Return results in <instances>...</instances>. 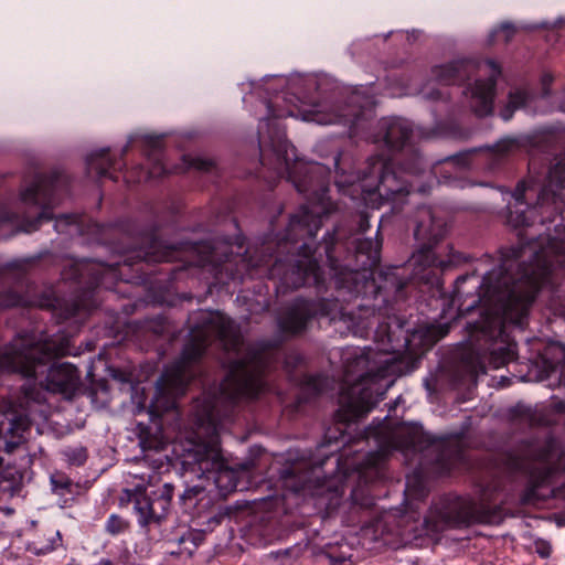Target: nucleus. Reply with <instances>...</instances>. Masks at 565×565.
<instances>
[{
  "instance_id": "nucleus-1",
  "label": "nucleus",
  "mask_w": 565,
  "mask_h": 565,
  "mask_svg": "<svg viewBox=\"0 0 565 565\" xmlns=\"http://www.w3.org/2000/svg\"><path fill=\"white\" fill-rule=\"evenodd\" d=\"M375 107L374 96L364 92L353 90L341 109H331L327 103H315L309 107L301 106L298 111L291 108L276 109L271 102L266 103L267 115L258 125L259 160L277 177L287 174L298 192L306 194L309 204L302 205L290 217L285 235L277 243V250L271 252L270 243H264L260 254L254 255L247 248L239 257L246 271L268 266L270 276H280L277 290L285 292L302 286L320 287L324 284L323 271L315 257L316 249L306 241L313 238L322 224V217L331 212L327 203L329 182L328 171L320 163L303 166L290 161L295 158V148L288 142L285 129L276 121L285 117L300 116L305 121L319 125L341 124L349 127L350 137H365L374 143L383 142L390 150H403L407 154L402 160H413L414 153L419 154L412 143V124L398 117L382 118L376 132L366 135Z\"/></svg>"
},
{
  "instance_id": "nucleus-2",
  "label": "nucleus",
  "mask_w": 565,
  "mask_h": 565,
  "mask_svg": "<svg viewBox=\"0 0 565 565\" xmlns=\"http://www.w3.org/2000/svg\"><path fill=\"white\" fill-rule=\"evenodd\" d=\"M565 191V157L548 171L535 204L527 202L533 189L520 181L512 192L513 202L508 204V224L520 230V246L502 256L497 268L486 273L482 281L475 273L456 279L450 306L457 307L458 318L478 315L467 321L469 341L478 352L489 355L494 369L514 359V344L509 327L523 328L530 308L543 282L555 266H565V235L562 237L530 236L525 230L536 224L553 222L561 210Z\"/></svg>"
},
{
  "instance_id": "nucleus-3",
  "label": "nucleus",
  "mask_w": 565,
  "mask_h": 565,
  "mask_svg": "<svg viewBox=\"0 0 565 565\" xmlns=\"http://www.w3.org/2000/svg\"><path fill=\"white\" fill-rule=\"evenodd\" d=\"M189 339L180 358L168 366L157 382L159 394L173 397L183 395L188 384L196 376L195 364L207 347L215 342L226 353L237 356L228 362V372L215 394L196 401V422L207 434L206 440L193 443L189 450L192 463L202 473H213L216 487L228 493L237 490V472L225 466L220 448L218 427L236 403L255 398L267 390L266 373L276 360V352L260 344L245 347L235 323L224 315L199 310L190 315Z\"/></svg>"
},
{
  "instance_id": "nucleus-4",
  "label": "nucleus",
  "mask_w": 565,
  "mask_h": 565,
  "mask_svg": "<svg viewBox=\"0 0 565 565\" xmlns=\"http://www.w3.org/2000/svg\"><path fill=\"white\" fill-rule=\"evenodd\" d=\"M67 337L36 340L32 334H18L0 350V373H18L39 380L42 388L71 398L79 383L78 370L70 363H53L70 352Z\"/></svg>"
},
{
  "instance_id": "nucleus-5",
  "label": "nucleus",
  "mask_w": 565,
  "mask_h": 565,
  "mask_svg": "<svg viewBox=\"0 0 565 565\" xmlns=\"http://www.w3.org/2000/svg\"><path fill=\"white\" fill-rule=\"evenodd\" d=\"M68 185L70 177L63 171L55 170L47 175L38 173L15 202L0 204V239L20 232L32 233L43 222L51 221Z\"/></svg>"
},
{
  "instance_id": "nucleus-6",
  "label": "nucleus",
  "mask_w": 565,
  "mask_h": 565,
  "mask_svg": "<svg viewBox=\"0 0 565 565\" xmlns=\"http://www.w3.org/2000/svg\"><path fill=\"white\" fill-rule=\"evenodd\" d=\"M350 237L342 226H337L332 234L323 237L317 249L324 250L329 275L335 288L358 296L362 285L369 284V271L380 263V239ZM374 286V279L370 281Z\"/></svg>"
},
{
  "instance_id": "nucleus-7",
  "label": "nucleus",
  "mask_w": 565,
  "mask_h": 565,
  "mask_svg": "<svg viewBox=\"0 0 565 565\" xmlns=\"http://www.w3.org/2000/svg\"><path fill=\"white\" fill-rule=\"evenodd\" d=\"M426 162L420 154L414 153L413 160H398L396 163L382 156H373L367 161L359 182H351L348 189L337 182L340 191L350 194L361 191L362 199L379 207L384 202L396 201L411 193L413 183L409 178L420 175Z\"/></svg>"
},
{
  "instance_id": "nucleus-8",
  "label": "nucleus",
  "mask_w": 565,
  "mask_h": 565,
  "mask_svg": "<svg viewBox=\"0 0 565 565\" xmlns=\"http://www.w3.org/2000/svg\"><path fill=\"white\" fill-rule=\"evenodd\" d=\"M374 350L365 347L348 359L344 372V384L339 397L338 416L342 422H355L366 416L383 398L373 386L383 377V371L372 361Z\"/></svg>"
},
{
  "instance_id": "nucleus-9",
  "label": "nucleus",
  "mask_w": 565,
  "mask_h": 565,
  "mask_svg": "<svg viewBox=\"0 0 565 565\" xmlns=\"http://www.w3.org/2000/svg\"><path fill=\"white\" fill-rule=\"evenodd\" d=\"M447 233L446 221L430 206H419L415 214L414 238L418 244V250L412 255V279L430 289L440 291L443 281L440 277L444 260H439L433 253L436 246Z\"/></svg>"
},
{
  "instance_id": "nucleus-10",
  "label": "nucleus",
  "mask_w": 565,
  "mask_h": 565,
  "mask_svg": "<svg viewBox=\"0 0 565 565\" xmlns=\"http://www.w3.org/2000/svg\"><path fill=\"white\" fill-rule=\"evenodd\" d=\"M478 70L488 73L486 79H476L475 84L463 92L470 109L479 117H484L493 110V99L497 78L501 74L499 65L487 60L475 63L470 60L455 61L446 65L436 66L433 70L435 81L440 85H456L469 79Z\"/></svg>"
},
{
  "instance_id": "nucleus-11",
  "label": "nucleus",
  "mask_w": 565,
  "mask_h": 565,
  "mask_svg": "<svg viewBox=\"0 0 565 565\" xmlns=\"http://www.w3.org/2000/svg\"><path fill=\"white\" fill-rule=\"evenodd\" d=\"M313 318H328L330 322L342 321L348 329L356 333L358 330L369 327L361 316L356 317L348 311L338 299H296L286 315L279 320L284 332L298 334L306 330L308 322Z\"/></svg>"
},
{
  "instance_id": "nucleus-12",
  "label": "nucleus",
  "mask_w": 565,
  "mask_h": 565,
  "mask_svg": "<svg viewBox=\"0 0 565 565\" xmlns=\"http://www.w3.org/2000/svg\"><path fill=\"white\" fill-rule=\"evenodd\" d=\"M153 463L147 471L132 475L140 480L136 484L138 494L134 498V509L138 515V524L147 530L151 525H160L167 518L174 491V487L168 482L161 489L147 491L148 487H154L161 481L159 469L162 461L158 463V460H153Z\"/></svg>"
},
{
  "instance_id": "nucleus-13",
  "label": "nucleus",
  "mask_w": 565,
  "mask_h": 565,
  "mask_svg": "<svg viewBox=\"0 0 565 565\" xmlns=\"http://www.w3.org/2000/svg\"><path fill=\"white\" fill-rule=\"evenodd\" d=\"M119 263L104 265L97 262L75 263L64 269V280H74L81 286V295L76 297L67 317H74L81 311H90L98 306L94 297L97 288L109 289L119 277Z\"/></svg>"
},
{
  "instance_id": "nucleus-14",
  "label": "nucleus",
  "mask_w": 565,
  "mask_h": 565,
  "mask_svg": "<svg viewBox=\"0 0 565 565\" xmlns=\"http://www.w3.org/2000/svg\"><path fill=\"white\" fill-rule=\"evenodd\" d=\"M456 444H458V440H456ZM399 447L406 450L436 454L435 463L443 472L450 471L454 462L459 459L461 454L458 445H452L449 440L429 435L420 425H409L398 431L393 448Z\"/></svg>"
},
{
  "instance_id": "nucleus-15",
  "label": "nucleus",
  "mask_w": 565,
  "mask_h": 565,
  "mask_svg": "<svg viewBox=\"0 0 565 565\" xmlns=\"http://www.w3.org/2000/svg\"><path fill=\"white\" fill-rule=\"evenodd\" d=\"M551 445L545 444L540 447H531L524 457L515 461L514 468L516 470H529L531 468L529 484L521 495L523 503H534L548 497V493H543L542 489L550 484L555 472V467L551 465Z\"/></svg>"
},
{
  "instance_id": "nucleus-16",
  "label": "nucleus",
  "mask_w": 565,
  "mask_h": 565,
  "mask_svg": "<svg viewBox=\"0 0 565 565\" xmlns=\"http://www.w3.org/2000/svg\"><path fill=\"white\" fill-rule=\"evenodd\" d=\"M520 147L516 138L504 137L493 146L473 148L455 156L447 157L431 166L433 174L443 183H456L459 175L471 164L470 156L477 151H486L489 158L499 160L503 156L513 152Z\"/></svg>"
},
{
  "instance_id": "nucleus-17",
  "label": "nucleus",
  "mask_w": 565,
  "mask_h": 565,
  "mask_svg": "<svg viewBox=\"0 0 565 565\" xmlns=\"http://www.w3.org/2000/svg\"><path fill=\"white\" fill-rule=\"evenodd\" d=\"M30 265V260L18 259L0 268L2 279L14 282L13 288L0 291V309L43 306L41 301L31 295L32 286L25 281V275Z\"/></svg>"
},
{
  "instance_id": "nucleus-18",
  "label": "nucleus",
  "mask_w": 565,
  "mask_h": 565,
  "mask_svg": "<svg viewBox=\"0 0 565 565\" xmlns=\"http://www.w3.org/2000/svg\"><path fill=\"white\" fill-rule=\"evenodd\" d=\"M42 398L39 394L34 395L33 388L28 387L24 391L23 402L20 404V409L17 408L11 402L0 401V434L11 435L12 437L21 438L23 434L30 428L35 411L33 404H41Z\"/></svg>"
},
{
  "instance_id": "nucleus-19",
  "label": "nucleus",
  "mask_w": 565,
  "mask_h": 565,
  "mask_svg": "<svg viewBox=\"0 0 565 565\" xmlns=\"http://www.w3.org/2000/svg\"><path fill=\"white\" fill-rule=\"evenodd\" d=\"M497 512L469 497H458L448 511L440 512L439 518L445 522L456 525H469L472 523H491Z\"/></svg>"
},
{
  "instance_id": "nucleus-20",
  "label": "nucleus",
  "mask_w": 565,
  "mask_h": 565,
  "mask_svg": "<svg viewBox=\"0 0 565 565\" xmlns=\"http://www.w3.org/2000/svg\"><path fill=\"white\" fill-rule=\"evenodd\" d=\"M230 248L227 241L222 243L198 242L190 244V249L196 255L194 264L200 267L212 266L215 273L223 269L232 271L233 255L228 252ZM236 275L242 276V273L239 270L231 273L232 278H235Z\"/></svg>"
},
{
  "instance_id": "nucleus-21",
  "label": "nucleus",
  "mask_w": 565,
  "mask_h": 565,
  "mask_svg": "<svg viewBox=\"0 0 565 565\" xmlns=\"http://www.w3.org/2000/svg\"><path fill=\"white\" fill-rule=\"evenodd\" d=\"M323 462L313 467L309 462L299 461L284 467L279 471L280 480L284 487L296 492L311 491L320 481L318 470L322 468Z\"/></svg>"
},
{
  "instance_id": "nucleus-22",
  "label": "nucleus",
  "mask_w": 565,
  "mask_h": 565,
  "mask_svg": "<svg viewBox=\"0 0 565 565\" xmlns=\"http://www.w3.org/2000/svg\"><path fill=\"white\" fill-rule=\"evenodd\" d=\"M172 256L171 248L163 245V243L154 235V233H146L140 237L135 246L128 250L124 263L132 265L139 260L147 263H161L169 262Z\"/></svg>"
},
{
  "instance_id": "nucleus-23",
  "label": "nucleus",
  "mask_w": 565,
  "mask_h": 565,
  "mask_svg": "<svg viewBox=\"0 0 565 565\" xmlns=\"http://www.w3.org/2000/svg\"><path fill=\"white\" fill-rule=\"evenodd\" d=\"M117 162L113 159L108 149H100L92 152L86 159V168L88 175H94L97 179L110 178L117 181L111 170H116Z\"/></svg>"
},
{
  "instance_id": "nucleus-24",
  "label": "nucleus",
  "mask_w": 565,
  "mask_h": 565,
  "mask_svg": "<svg viewBox=\"0 0 565 565\" xmlns=\"http://www.w3.org/2000/svg\"><path fill=\"white\" fill-rule=\"evenodd\" d=\"M148 143L150 145L148 160L150 161L151 167L147 171H145L142 167H139L138 170L140 174L138 175L137 181L147 180L151 178H159L167 172V168L162 161L163 154L160 146V140L150 139Z\"/></svg>"
},
{
  "instance_id": "nucleus-25",
  "label": "nucleus",
  "mask_w": 565,
  "mask_h": 565,
  "mask_svg": "<svg viewBox=\"0 0 565 565\" xmlns=\"http://www.w3.org/2000/svg\"><path fill=\"white\" fill-rule=\"evenodd\" d=\"M381 276H383V284L377 286V294H385L390 295L391 292L394 294V299H402L403 290L407 285L406 279L399 275L398 268H394L391 270H387L383 273Z\"/></svg>"
},
{
  "instance_id": "nucleus-26",
  "label": "nucleus",
  "mask_w": 565,
  "mask_h": 565,
  "mask_svg": "<svg viewBox=\"0 0 565 565\" xmlns=\"http://www.w3.org/2000/svg\"><path fill=\"white\" fill-rule=\"evenodd\" d=\"M530 98V93L523 88L511 90L509 93L507 105L500 110V117L504 121H509L512 118L514 111L523 108Z\"/></svg>"
},
{
  "instance_id": "nucleus-27",
  "label": "nucleus",
  "mask_w": 565,
  "mask_h": 565,
  "mask_svg": "<svg viewBox=\"0 0 565 565\" xmlns=\"http://www.w3.org/2000/svg\"><path fill=\"white\" fill-rule=\"evenodd\" d=\"M510 419L521 426H536L541 423V417L537 413L527 405L516 404L509 409Z\"/></svg>"
},
{
  "instance_id": "nucleus-28",
  "label": "nucleus",
  "mask_w": 565,
  "mask_h": 565,
  "mask_svg": "<svg viewBox=\"0 0 565 565\" xmlns=\"http://www.w3.org/2000/svg\"><path fill=\"white\" fill-rule=\"evenodd\" d=\"M450 329V323H445L443 326H425L424 328H420L416 330L413 333V337H415L417 333H422V338H424L425 344H434L436 341L445 337Z\"/></svg>"
},
{
  "instance_id": "nucleus-29",
  "label": "nucleus",
  "mask_w": 565,
  "mask_h": 565,
  "mask_svg": "<svg viewBox=\"0 0 565 565\" xmlns=\"http://www.w3.org/2000/svg\"><path fill=\"white\" fill-rule=\"evenodd\" d=\"M63 456L66 461L73 466H83L87 460V449L84 446L77 445L74 447H66L63 450Z\"/></svg>"
},
{
  "instance_id": "nucleus-30",
  "label": "nucleus",
  "mask_w": 565,
  "mask_h": 565,
  "mask_svg": "<svg viewBox=\"0 0 565 565\" xmlns=\"http://www.w3.org/2000/svg\"><path fill=\"white\" fill-rule=\"evenodd\" d=\"M183 161L188 168H192L203 172H213L216 169L215 162L211 159L194 157L191 154L183 156Z\"/></svg>"
},
{
  "instance_id": "nucleus-31",
  "label": "nucleus",
  "mask_w": 565,
  "mask_h": 565,
  "mask_svg": "<svg viewBox=\"0 0 565 565\" xmlns=\"http://www.w3.org/2000/svg\"><path fill=\"white\" fill-rule=\"evenodd\" d=\"M129 527V522L118 514H111L105 523V531L115 536L126 532Z\"/></svg>"
},
{
  "instance_id": "nucleus-32",
  "label": "nucleus",
  "mask_w": 565,
  "mask_h": 565,
  "mask_svg": "<svg viewBox=\"0 0 565 565\" xmlns=\"http://www.w3.org/2000/svg\"><path fill=\"white\" fill-rule=\"evenodd\" d=\"M327 386V377L322 375H309L306 376L303 382V392L310 393L311 395L320 394Z\"/></svg>"
},
{
  "instance_id": "nucleus-33",
  "label": "nucleus",
  "mask_w": 565,
  "mask_h": 565,
  "mask_svg": "<svg viewBox=\"0 0 565 565\" xmlns=\"http://www.w3.org/2000/svg\"><path fill=\"white\" fill-rule=\"evenodd\" d=\"M516 32V29L515 26L510 23V22H503L500 24V26L494 30L491 34H490V38H491V41H493V39L498 35V34H502L503 35V41L505 43H508L515 34Z\"/></svg>"
},
{
  "instance_id": "nucleus-34",
  "label": "nucleus",
  "mask_w": 565,
  "mask_h": 565,
  "mask_svg": "<svg viewBox=\"0 0 565 565\" xmlns=\"http://www.w3.org/2000/svg\"><path fill=\"white\" fill-rule=\"evenodd\" d=\"M534 546H535V552L542 557V558H547L551 556V553H552V545L550 544V542L545 541V540H536L535 543H534Z\"/></svg>"
},
{
  "instance_id": "nucleus-35",
  "label": "nucleus",
  "mask_w": 565,
  "mask_h": 565,
  "mask_svg": "<svg viewBox=\"0 0 565 565\" xmlns=\"http://www.w3.org/2000/svg\"><path fill=\"white\" fill-rule=\"evenodd\" d=\"M142 450H156V451H160L162 449V441L159 440L158 438H153V439H147L142 436H140V441H139Z\"/></svg>"
},
{
  "instance_id": "nucleus-36",
  "label": "nucleus",
  "mask_w": 565,
  "mask_h": 565,
  "mask_svg": "<svg viewBox=\"0 0 565 565\" xmlns=\"http://www.w3.org/2000/svg\"><path fill=\"white\" fill-rule=\"evenodd\" d=\"M354 222L358 223L359 225L356 234H363L370 227L369 215L366 213H360L354 215Z\"/></svg>"
},
{
  "instance_id": "nucleus-37",
  "label": "nucleus",
  "mask_w": 565,
  "mask_h": 565,
  "mask_svg": "<svg viewBox=\"0 0 565 565\" xmlns=\"http://www.w3.org/2000/svg\"><path fill=\"white\" fill-rule=\"evenodd\" d=\"M201 492H203V488L195 486L184 490V492L180 495V499L181 501L186 502V500H191Z\"/></svg>"
},
{
  "instance_id": "nucleus-38",
  "label": "nucleus",
  "mask_w": 565,
  "mask_h": 565,
  "mask_svg": "<svg viewBox=\"0 0 565 565\" xmlns=\"http://www.w3.org/2000/svg\"><path fill=\"white\" fill-rule=\"evenodd\" d=\"M541 83H542V88H543V96H548L550 95V86L552 85L553 83V76L548 73H545L543 74L542 78H541Z\"/></svg>"
},
{
  "instance_id": "nucleus-39",
  "label": "nucleus",
  "mask_w": 565,
  "mask_h": 565,
  "mask_svg": "<svg viewBox=\"0 0 565 565\" xmlns=\"http://www.w3.org/2000/svg\"><path fill=\"white\" fill-rule=\"evenodd\" d=\"M65 221L66 224L75 223L76 216L74 215H63L62 217L57 218L55 222V230L60 231V226L62 225V222Z\"/></svg>"
},
{
  "instance_id": "nucleus-40",
  "label": "nucleus",
  "mask_w": 565,
  "mask_h": 565,
  "mask_svg": "<svg viewBox=\"0 0 565 565\" xmlns=\"http://www.w3.org/2000/svg\"><path fill=\"white\" fill-rule=\"evenodd\" d=\"M52 484H53V488L54 489H64V488H67L71 486V483L68 481H57V480H54L52 479Z\"/></svg>"
},
{
  "instance_id": "nucleus-41",
  "label": "nucleus",
  "mask_w": 565,
  "mask_h": 565,
  "mask_svg": "<svg viewBox=\"0 0 565 565\" xmlns=\"http://www.w3.org/2000/svg\"><path fill=\"white\" fill-rule=\"evenodd\" d=\"M426 97L430 99H439L443 97V94L440 92H430L426 94Z\"/></svg>"
},
{
  "instance_id": "nucleus-42",
  "label": "nucleus",
  "mask_w": 565,
  "mask_h": 565,
  "mask_svg": "<svg viewBox=\"0 0 565 565\" xmlns=\"http://www.w3.org/2000/svg\"><path fill=\"white\" fill-rule=\"evenodd\" d=\"M377 437V433H376V429H373L372 427H369L366 430H365V437L366 438H370V437Z\"/></svg>"
},
{
  "instance_id": "nucleus-43",
  "label": "nucleus",
  "mask_w": 565,
  "mask_h": 565,
  "mask_svg": "<svg viewBox=\"0 0 565 565\" xmlns=\"http://www.w3.org/2000/svg\"><path fill=\"white\" fill-rule=\"evenodd\" d=\"M128 148H129V145L127 143V145L121 149L120 157H122V156L127 152Z\"/></svg>"
},
{
  "instance_id": "nucleus-44",
  "label": "nucleus",
  "mask_w": 565,
  "mask_h": 565,
  "mask_svg": "<svg viewBox=\"0 0 565 565\" xmlns=\"http://www.w3.org/2000/svg\"><path fill=\"white\" fill-rule=\"evenodd\" d=\"M382 456H386L390 452L388 448L381 449Z\"/></svg>"
},
{
  "instance_id": "nucleus-45",
  "label": "nucleus",
  "mask_w": 565,
  "mask_h": 565,
  "mask_svg": "<svg viewBox=\"0 0 565 565\" xmlns=\"http://www.w3.org/2000/svg\"><path fill=\"white\" fill-rule=\"evenodd\" d=\"M479 369H480V372H481V373H486V369H484V366L480 365V366H479Z\"/></svg>"
},
{
  "instance_id": "nucleus-46",
  "label": "nucleus",
  "mask_w": 565,
  "mask_h": 565,
  "mask_svg": "<svg viewBox=\"0 0 565 565\" xmlns=\"http://www.w3.org/2000/svg\"><path fill=\"white\" fill-rule=\"evenodd\" d=\"M446 316H447V310L443 309V318H446Z\"/></svg>"
},
{
  "instance_id": "nucleus-47",
  "label": "nucleus",
  "mask_w": 565,
  "mask_h": 565,
  "mask_svg": "<svg viewBox=\"0 0 565 565\" xmlns=\"http://www.w3.org/2000/svg\"><path fill=\"white\" fill-rule=\"evenodd\" d=\"M478 372H479V371L477 370V367H475V370H473L475 375H477V374H478Z\"/></svg>"
},
{
  "instance_id": "nucleus-48",
  "label": "nucleus",
  "mask_w": 565,
  "mask_h": 565,
  "mask_svg": "<svg viewBox=\"0 0 565 565\" xmlns=\"http://www.w3.org/2000/svg\"><path fill=\"white\" fill-rule=\"evenodd\" d=\"M428 522H429L428 519L425 518V523H426L427 526H428Z\"/></svg>"
}]
</instances>
